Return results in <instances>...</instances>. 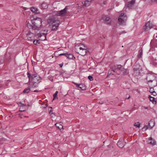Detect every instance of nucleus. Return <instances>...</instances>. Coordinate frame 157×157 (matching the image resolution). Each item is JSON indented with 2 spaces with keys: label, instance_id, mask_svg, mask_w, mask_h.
Listing matches in <instances>:
<instances>
[{
  "label": "nucleus",
  "instance_id": "obj_1",
  "mask_svg": "<svg viewBox=\"0 0 157 157\" xmlns=\"http://www.w3.org/2000/svg\"><path fill=\"white\" fill-rule=\"evenodd\" d=\"M32 24L31 25L28 21H27L26 25L29 28H32L33 29L39 30L42 26V19L40 18H36L31 20Z\"/></svg>",
  "mask_w": 157,
  "mask_h": 157
},
{
  "label": "nucleus",
  "instance_id": "obj_2",
  "mask_svg": "<svg viewBox=\"0 0 157 157\" xmlns=\"http://www.w3.org/2000/svg\"><path fill=\"white\" fill-rule=\"evenodd\" d=\"M146 80L148 85L153 87L156 86L157 85L156 77L154 75L151 74H147Z\"/></svg>",
  "mask_w": 157,
  "mask_h": 157
},
{
  "label": "nucleus",
  "instance_id": "obj_3",
  "mask_svg": "<svg viewBox=\"0 0 157 157\" xmlns=\"http://www.w3.org/2000/svg\"><path fill=\"white\" fill-rule=\"evenodd\" d=\"M48 22L50 24V26L52 28V30H53L57 29L59 24V21L54 18L48 19Z\"/></svg>",
  "mask_w": 157,
  "mask_h": 157
},
{
  "label": "nucleus",
  "instance_id": "obj_4",
  "mask_svg": "<svg viewBox=\"0 0 157 157\" xmlns=\"http://www.w3.org/2000/svg\"><path fill=\"white\" fill-rule=\"evenodd\" d=\"M27 76L29 79V82L30 83L31 82H40L41 78L36 74L31 75L28 72Z\"/></svg>",
  "mask_w": 157,
  "mask_h": 157
},
{
  "label": "nucleus",
  "instance_id": "obj_5",
  "mask_svg": "<svg viewBox=\"0 0 157 157\" xmlns=\"http://www.w3.org/2000/svg\"><path fill=\"white\" fill-rule=\"evenodd\" d=\"M141 67L140 65L136 63L133 68V75L135 76H138L140 75Z\"/></svg>",
  "mask_w": 157,
  "mask_h": 157
},
{
  "label": "nucleus",
  "instance_id": "obj_6",
  "mask_svg": "<svg viewBox=\"0 0 157 157\" xmlns=\"http://www.w3.org/2000/svg\"><path fill=\"white\" fill-rule=\"evenodd\" d=\"M127 20V17L124 13H122L118 19V21L120 24L122 25H124Z\"/></svg>",
  "mask_w": 157,
  "mask_h": 157
},
{
  "label": "nucleus",
  "instance_id": "obj_7",
  "mask_svg": "<svg viewBox=\"0 0 157 157\" xmlns=\"http://www.w3.org/2000/svg\"><path fill=\"white\" fill-rule=\"evenodd\" d=\"M155 125V121L153 120H151L148 123L147 126L145 125L143 128V131H145L147 129H151Z\"/></svg>",
  "mask_w": 157,
  "mask_h": 157
},
{
  "label": "nucleus",
  "instance_id": "obj_8",
  "mask_svg": "<svg viewBox=\"0 0 157 157\" xmlns=\"http://www.w3.org/2000/svg\"><path fill=\"white\" fill-rule=\"evenodd\" d=\"M115 71L116 70L115 69L114 67V66H113L111 67V68L109 70L107 77L109 78L111 77V76H112L111 78H114V76H113V75Z\"/></svg>",
  "mask_w": 157,
  "mask_h": 157
},
{
  "label": "nucleus",
  "instance_id": "obj_9",
  "mask_svg": "<svg viewBox=\"0 0 157 157\" xmlns=\"http://www.w3.org/2000/svg\"><path fill=\"white\" fill-rule=\"evenodd\" d=\"M67 8L65 7L64 9L60 11H57L56 13L57 15L58 16H64L66 14Z\"/></svg>",
  "mask_w": 157,
  "mask_h": 157
},
{
  "label": "nucleus",
  "instance_id": "obj_10",
  "mask_svg": "<svg viewBox=\"0 0 157 157\" xmlns=\"http://www.w3.org/2000/svg\"><path fill=\"white\" fill-rule=\"evenodd\" d=\"M153 27V24L150 21L147 22L144 27L145 31H147L151 29Z\"/></svg>",
  "mask_w": 157,
  "mask_h": 157
},
{
  "label": "nucleus",
  "instance_id": "obj_11",
  "mask_svg": "<svg viewBox=\"0 0 157 157\" xmlns=\"http://www.w3.org/2000/svg\"><path fill=\"white\" fill-rule=\"evenodd\" d=\"M73 83L76 85L77 87L79 88L80 90H86V86L85 84L82 83L78 84L75 82H73Z\"/></svg>",
  "mask_w": 157,
  "mask_h": 157
},
{
  "label": "nucleus",
  "instance_id": "obj_12",
  "mask_svg": "<svg viewBox=\"0 0 157 157\" xmlns=\"http://www.w3.org/2000/svg\"><path fill=\"white\" fill-rule=\"evenodd\" d=\"M47 33H39L37 36L40 40L44 41L46 40V35Z\"/></svg>",
  "mask_w": 157,
  "mask_h": 157
},
{
  "label": "nucleus",
  "instance_id": "obj_13",
  "mask_svg": "<svg viewBox=\"0 0 157 157\" xmlns=\"http://www.w3.org/2000/svg\"><path fill=\"white\" fill-rule=\"evenodd\" d=\"M27 37L29 40L31 41L33 40L34 35V34L31 33L30 31H28L26 33Z\"/></svg>",
  "mask_w": 157,
  "mask_h": 157
},
{
  "label": "nucleus",
  "instance_id": "obj_14",
  "mask_svg": "<svg viewBox=\"0 0 157 157\" xmlns=\"http://www.w3.org/2000/svg\"><path fill=\"white\" fill-rule=\"evenodd\" d=\"M84 48H83L82 47H80L79 48L81 51L80 52L82 56L85 55L87 52L86 48L85 46H84Z\"/></svg>",
  "mask_w": 157,
  "mask_h": 157
},
{
  "label": "nucleus",
  "instance_id": "obj_15",
  "mask_svg": "<svg viewBox=\"0 0 157 157\" xmlns=\"http://www.w3.org/2000/svg\"><path fill=\"white\" fill-rule=\"evenodd\" d=\"M117 146L120 148H122L124 146V140L123 138H121L117 143Z\"/></svg>",
  "mask_w": 157,
  "mask_h": 157
},
{
  "label": "nucleus",
  "instance_id": "obj_16",
  "mask_svg": "<svg viewBox=\"0 0 157 157\" xmlns=\"http://www.w3.org/2000/svg\"><path fill=\"white\" fill-rule=\"evenodd\" d=\"M103 19L105 21V22L107 24H110L111 21L109 17L108 16H105L103 17Z\"/></svg>",
  "mask_w": 157,
  "mask_h": 157
},
{
  "label": "nucleus",
  "instance_id": "obj_17",
  "mask_svg": "<svg viewBox=\"0 0 157 157\" xmlns=\"http://www.w3.org/2000/svg\"><path fill=\"white\" fill-rule=\"evenodd\" d=\"M114 67L115 69V70H116L117 69L121 71H122L123 69L124 68L121 65H114Z\"/></svg>",
  "mask_w": 157,
  "mask_h": 157
},
{
  "label": "nucleus",
  "instance_id": "obj_18",
  "mask_svg": "<svg viewBox=\"0 0 157 157\" xmlns=\"http://www.w3.org/2000/svg\"><path fill=\"white\" fill-rule=\"evenodd\" d=\"M92 1V0H86L84 1L83 5L88 6L90 5Z\"/></svg>",
  "mask_w": 157,
  "mask_h": 157
},
{
  "label": "nucleus",
  "instance_id": "obj_19",
  "mask_svg": "<svg viewBox=\"0 0 157 157\" xmlns=\"http://www.w3.org/2000/svg\"><path fill=\"white\" fill-rule=\"evenodd\" d=\"M148 98H149L150 100L154 104H155L156 103V101L155 99L153 97L149 96Z\"/></svg>",
  "mask_w": 157,
  "mask_h": 157
},
{
  "label": "nucleus",
  "instance_id": "obj_20",
  "mask_svg": "<svg viewBox=\"0 0 157 157\" xmlns=\"http://www.w3.org/2000/svg\"><path fill=\"white\" fill-rule=\"evenodd\" d=\"M147 141L148 143L153 145H154L155 144V141L152 140V139L151 137H150L149 138Z\"/></svg>",
  "mask_w": 157,
  "mask_h": 157
},
{
  "label": "nucleus",
  "instance_id": "obj_21",
  "mask_svg": "<svg viewBox=\"0 0 157 157\" xmlns=\"http://www.w3.org/2000/svg\"><path fill=\"white\" fill-rule=\"evenodd\" d=\"M135 2V0H132L131 1L129 2L127 5V6L129 8H131L132 5L134 4Z\"/></svg>",
  "mask_w": 157,
  "mask_h": 157
},
{
  "label": "nucleus",
  "instance_id": "obj_22",
  "mask_svg": "<svg viewBox=\"0 0 157 157\" xmlns=\"http://www.w3.org/2000/svg\"><path fill=\"white\" fill-rule=\"evenodd\" d=\"M31 10L35 13H38V9L36 7H32L30 8Z\"/></svg>",
  "mask_w": 157,
  "mask_h": 157
},
{
  "label": "nucleus",
  "instance_id": "obj_23",
  "mask_svg": "<svg viewBox=\"0 0 157 157\" xmlns=\"http://www.w3.org/2000/svg\"><path fill=\"white\" fill-rule=\"evenodd\" d=\"M40 82H32L33 83V85L32 87L33 88H35L38 87L39 83Z\"/></svg>",
  "mask_w": 157,
  "mask_h": 157
},
{
  "label": "nucleus",
  "instance_id": "obj_24",
  "mask_svg": "<svg viewBox=\"0 0 157 157\" xmlns=\"http://www.w3.org/2000/svg\"><path fill=\"white\" fill-rule=\"evenodd\" d=\"M73 56L72 54H69L67 53V54H66V57L69 59H72L73 58Z\"/></svg>",
  "mask_w": 157,
  "mask_h": 157
},
{
  "label": "nucleus",
  "instance_id": "obj_25",
  "mask_svg": "<svg viewBox=\"0 0 157 157\" xmlns=\"http://www.w3.org/2000/svg\"><path fill=\"white\" fill-rule=\"evenodd\" d=\"M58 93V91H56L55 93L53 94V100H54L56 99H58L57 97V94Z\"/></svg>",
  "mask_w": 157,
  "mask_h": 157
},
{
  "label": "nucleus",
  "instance_id": "obj_26",
  "mask_svg": "<svg viewBox=\"0 0 157 157\" xmlns=\"http://www.w3.org/2000/svg\"><path fill=\"white\" fill-rule=\"evenodd\" d=\"M30 91V89L29 88H26L23 91V92L24 93H29Z\"/></svg>",
  "mask_w": 157,
  "mask_h": 157
},
{
  "label": "nucleus",
  "instance_id": "obj_27",
  "mask_svg": "<svg viewBox=\"0 0 157 157\" xmlns=\"http://www.w3.org/2000/svg\"><path fill=\"white\" fill-rule=\"evenodd\" d=\"M143 54V51L142 49H140L139 52V54L138 56V58H140L141 57V56Z\"/></svg>",
  "mask_w": 157,
  "mask_h": 157
},
{
  "label": "nucleus",
  "instance_id": "obj_28",
  "mask_svg": "<svg viewBox=\"0 0 157 157\" xmlns=\"http://www.w3.org/2000/svg\"><path fill=\"white\" fill-rule=\"evenodd\" d=\"M41 8L43 9H45L47 7V4L45 3H43L41 5Z\"/></svg>",
  "mask_w": 157,
  "mask_h": 157
},
{
  "label": "nucleus",
  "instance_id": "obj_29",
  "mask_svg": "<svg viewBox=\"0 0 157 157\" xmlns=\"http://www.w3.org/2000/svg\"><path fill=\"white\" fill-rule=\"evenodd\" d=\"M121 72L124 74H127L128 72L127 71V70L124 69V68L123 69L122 71H121Z\"/></svg>",
  "mask_w": 157,
  "mask_h": 157
},
{
  "label": "nucleus",
  "instance_id": "obj_30",
  "mask_svg": "<svg viewBox=\"0 0 157 157\" xmlns=\"http://www.w3.org/2000/svg\"><path fill=\"white\" fill-rule=\"evenodd\" d=\"M55 125L56 127L59 129H60L63 128V126L62 125H60L59 123H56V124Z\"/></svg>",
  "mask_w": 157,
  "mask_h": 157
},
{
  "label": "nucleus",
  "instance_id": "obj_31",
  "mask_svg": "<svg viewBox=\"0 0 157 157\" xmlns=\"http://www.w3.org/2000/svg\"><path fill=\"white\" fill-rule=\"evenodd\" d=\"M134 125L136 127H139L140 126V123L137 122L134 124Z\"/></svg>",
  "mask_w": 157,
  "mask_h": 157
},
{
  "label": "nucleus",
  "instance_id": "obj_32",
  "mask_svg": "<svg viewBox=\"0 0 157 157\" xmlns=\"http://www.w3.org/2000/svg\"><path fill=\"white\" fill-rule=\"evenodd\" d=\"M33 43L34 44L36 45L38 44H39L40 43L39 42V40H35L33 41Z\"/></svg>",
  "mask_w": 157,
  "mask_h": 157
},
{
  "label": "nucleus",
  "instance_id": "obj_33",
  "mask_svg": "<svg viewBox=\"0 0 157 157\" xmlns=\"http://www.w3.org/2000/svg\"><path fill=\"white\" fill-rule=\"evenodd\" d=\"M88 78L90 81L93 80V77L92 76L90 75L88 76Z\"/></svg>",
  "mask_w": 157,
  "mask_h": 157
},
{
  "label": "nucleus",
  "instance_id": "obj_34",
  "mask_svg": "<svg viewBox=\"0 0 157 157\" xmlns=\"http://www.w3.org/2000/svg\"><path fill=\"white\" fill-rule=\"evenodd\" d=\"M155 91L154 90V89L152 88H151L150 89V92L151 93H152V92H154Z\"/></svg>",
  "mask_w": 157,
  "mask_h": 157
},
{
  "label": "nucleus",
  "instance_id": "obj_35",
  "mask_svg": "<svg viewBox=\"0 0 157 157\" xmlns=\"http://www.w3.org/2000/svg\"><path fill=\"white\" fill-rule=\"evenodd\" d=\"M67 53H62L59 54V56H65L66 57V54H67Z\"/></svg>",
  "mask_w": 157,
  "mask_h": 157
},
{
  "label": "nucleus",
  "instance_id": "obj_36",
  "mask_svg": "<svg viewBox=\"0 0 157 157\" xmlns=\"http://www.w3.org/2000/svg\"><path fill=\"white\" fill-rule=\"evenodd\" d=\"M153 64L155 66L157 67V62L156 61L153 62Z\"/></svg>",
  "mask_w": 157,
  "mask_h": 157
},
{
  "label": "nucleus",
  "instance_id": "obj_37",
  "mask_svg": "<svg viewBox=\"0 0 157 157\" xmlns=\"http://www.w3.org/2000/svg\"><path fill=\"white\" fill-rule=\"evenodd\" d=\"M151 94L152 95H153L154 96H156V92L154 91V92H152Z\"/></svg>",
  "mask_w": 157,
  "mask_h": 157
},
{
  "label": "nucleus",
  "instance_id": "obj_38",
  "mask_svg": "<svg viewBox=\"0 0 157 157\" xmlns=\"http://www.w3.org/2000/svg\"><path fill=\"white\" fill-rule=\"evenodd\" d=\"M152 2H156L157 3V0H151Z\"/></svg>",
  "mask_w": 157,
  "mask_h": 157
},
{
  "label": "nucleus",
  "instance_id": "obj_39",
  "mask_svg": "<svg viewBox=\"0 0 157 157\" xmlns=\"http://www.w3.org/2000/svg\"><path fill=\"white\" fill-rule=\"evenodd\" d=\"M63 65V63H61L59 64V65L60 67H62Z\"/></svg>",
  "mask_w": 157,
  "mask_h": 157
},
{
  "label": "nucleus",
  "instance_id": "obj_40",
  "mask_svg": "<svg viewBox=\"0 0 157 157\" xmlns=\"http://www.w3.org/2000/svg\"><path fill=\"white\" fill-rule=\"evenodd\" d=\"M33 92H39V91L37 90H35L33 91Z\"/></svg>",
  "mask_w": 157,
  "mask_h": 157
},
{
  "label": "nucleus",
  "instance_id": "obj_41",
  "mask_svg": "<svg viewBox=\"0 0 157 157\" xmlns=\"http://www.w3.org/2000/svg\"><path fill=\"white\" fill-rule=\"evenodd\" d=\"M130 98V96L127 98L128 99H129Z\"/></svg>",
  "mask_w": 157,
  "mask_h": 157
},
{
  "label": "nucleus",
  "instance_id": "obj_42",
  "mask_svg": "<svg viewBox=\"0 0 157 157\" xmlns=\"http://www.w3.org/2000/svg\"><path fill=\"white\" fill-rule=\"evenodd\" d=\"M22 106H25V105L24 104H22Z\"/></svg>",
  "mask_w": 157,
  "mask_h": 157
},
{
  "label": "nucleus",
  "instance_id": "obj_43",
  "mask_svg": "<svg viewBox=\"0 0 157 157\" xmlns=\"http://www.w3.org/2000/svg\"><path fill=\"white\" fill-rule=\"evenodd\" d=\"M51 81H53V79H50Z\"/></svg>",
  "mask_w": 157,
  "mask_h": 157
},
{
  "label": "nucleus",
  "instance_id": "obj_44",
  "mask_svg": "<svg viewBox=\"0 0 157 157\" xmlns=\"http://www.w3.org/2000/svg\"><path fill=\"white\" fill-rule=\"evenodd\" d=\"M156 38H157V33L156 34Z\"/></svg>",
  "mask_w": 157,
  "mask_h": 157
},
{
  "label": "nucleus",
  "instance_id": "obj_45",
  "mask_svg": "<svg viewBox=\"0 0 157 157\" xmlns=\"http://www.w3.org/2000/svg\"><path fill=\"white\" fill-rule=\"evenodd\" d=\"M21 111H24V110H21Z\"/></svg>",
  "mask_w": 157,
  "mask_h": 157
}]
</instances>
